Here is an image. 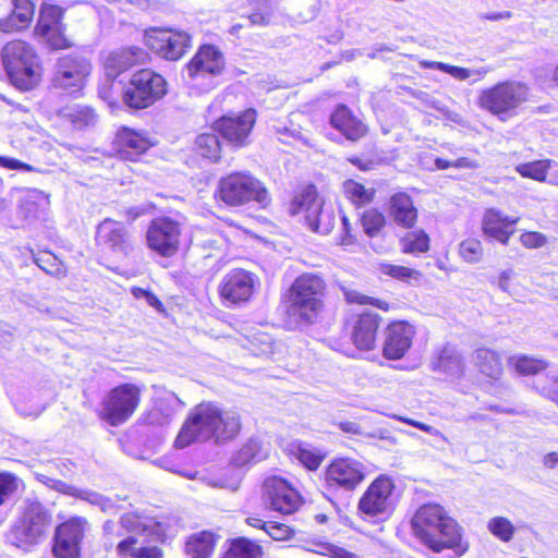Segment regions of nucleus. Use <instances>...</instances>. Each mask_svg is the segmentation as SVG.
Instances as JSON below:
<instances>
[{
	"mask_svg": "<svg viewBox=\"0 0 558 558\" xmlns=\"http://www.w3.org/2000/svg\"><path fill=\"white\" fill-rule=\"evenodd\" d=\"M291 213L303 217L307 227L316 233L328 234L336 223V210L319 197L313 185L306 186L291 204Z\"/></svg>",
	"mask_w": 558,
	"mask_h": 558,
	"instance_id": "nucleus-8",
	"label": "nucleus"
},
{
	"mask_svg": "<svg viewBox=\"0 0 558 558\" xmlns=\"http://www.w3.org/2000/svg\"><path fill=\"white\" fill-rule=\"evenodd\" d=\"M216 539L213 533L202 531L191 535L185 542V553L191 558H209Z\"/></svg>",
	"mask_w": 558,
	"mask_h": 558,
	"instance_id": "nucleus-35",
	"label": "nucleus"
},
{
	"mask_svg": "<svg viewBox=\"0 0 558 558\" xmlns=\"http://www.w3.org/2000/svg\"><path fill=\"white\" fill-rule=\"evenodd\" d=\"M390 216L395 222L403 228L411 229L417 219V210L411 197L405 193H397L390 198Z\"/></svg>",
	"mask_w": 558,
	"mask_h": 558,
	"instance_id": "nucleus-32",
	"label": "nucleus"
},
{
	"mask_svg": "<svg viewBox=\"0 0 558 558\" xmlns=\"http://www.w3.org/2000/svg\"><path fill=\"white\" fill-rule=\"evenodd\" d=\"M432 368L435 372L444 373L449 377H458L463 373L461 355L456 348L446 345L433 357Z\"/></svg>",
	"mask_w": 558,
	"mask_h": 558,
	"instance_id": "nucleus-34",
	"label": "nucleus"
},
{
	"mask_svg": "<svg viewBox=\"0 0 558 558\" xmlns=\"http://www.w3.org/2000/svg\"><path fill=\"white\" fill-rule=\"evenodd\" d=\"M529 87L518 81H505L481 90L478 106L506 121L517 114L519 107L529 99Z\"/></svg>",
	"mask_w": 558,
	"mask_h": 558,
	"instance_id": "nucleus-6",
	"label": "nucleus"
},
{
	"mask_svg": "<svg viewBox=\"0 0 558 558\" xmlns=\"http://www.w3.org/2000/svg\"><path fill=\"white\" fill-rule=\"evenodd\" d=\"M264 458H266V453L262 452V442L252 438L233 456L232 462L235 466H244Z\"/></svg>",
	"mask_w": 558,
	"mask_h": 558,
	"instance_id": "nucleus-44",
	"label": "nucleus"
},
{
	"mask_svg": "<svg viewBox=\"0 0 558 558\" xmlns=\"http://www.w3.org/2000/svg\"><path fill=\"white\" fill-rule=\"evenodd\" d=\"M44 198L41 192L37 190L28 191L25 196L21 199V209L24 213L25 218L31 219L37 217L38 202Z\"/></svg>",
	"mask_w": 558,
	"mask_h": 558,
	"instance_id": "nucleus-55",
	"label": "nucleus"
},
{
	"mask_svg": "<svg viewBox=\"0 0 558 558\" xmlns=\"http://www.w3.org/2000/svg\"><path fill=\"white\" fill-rule=\"evenodd\" d=\"M240 414L207 402L196 405L189 414L174 445L185 448L195 441L225 444L234 439L241 430Z\"/></svg>",
	"mask_w": 558,
	"mask_h": 558,
	"instance_id": "nucleus-1",
	"label": "nucleus"
},
{
	"mask_svg": "<svg viewBox=\"0 0 558 558\" xmlns=\"http://www.w3.org/2000/svg\"><path fill=\"white\" fill-rule=\"evenodd\" d=\"M195 150L203 158L210 162H217L220 159L221 144L218 135L214 132L203 133L195 140Z\"/></svg>",
	"mask_w": 558,
	"mask_h": 558,
	"instance_id": "nucleus-39",
	"label": "nucleus"
},
{
	"mask_svg": "<svg viewBox=\"0 0 558 558\" xmlns=\"http://www.w3.org/2000/svg\"><path fill=\"white\" fill-rule=\"evenodd\" d=\"M1 61L9 81L21 90H31L41 80V64L35 49L26 41L13 40L1 50Z\"/></svg>",
	"mask_w": 558,
	"mask_h": 558,
	"instance_id": "nucleus-4",
	"label": "nucleus"
},
{
	"mask_svg": "<svg viewBox=\"0 0 558 558\" xmlns=\"http://www.w3.org/2000/svg\"><path fill=\"white\" fill-rule=\"evenodd\" d=\"M459 254L466 263H478L483 256V247L481 241L476 239H466L462 241L459 246Z\"/></svg>",
	"mask_w": 558,
	"mask_h": 558,
	"instance_id": "nucleus-54",
	"label": "nucleus"
},
{
	"mask_svg": "<svg viewBox=\"0 0 558 558\" xmlns=\"http://www.w3.org/2000/svg\"><path fill=\"white\" fill-rule=\"evenodd\" d=\"M378 270L381 275H386L408 283L418 282L422 278V274L416 269L389 263H380L378 265Z\"/></svg>",
	"mask_w": 558,
	"mask_h": 558,
	"instance_id": "nucleus-46",
	"label": "nucleus"
},
{
	"mask_svg": "<svg viewBox=\"0 0 558 558\" xmlns=\"http://www.w3.org/2000/svg\"><path fill=\"white\" fill-rule=\"evenodd\" d=\"M317 553L332 558H354L348 550L332 544H320Z\"/></svg>",
	"mask_w": 558,
	"mask_h": 558,
	"instance_id": "nucleus-60",
	"label": "nucleus"
},
{
	"mask_svg": "<svg viewBox=\"0 0 558 558\" xmlns=\"http://www.w3.org/2000/svg\"><path fill=\"white\" fill-rule=\"evenodd\" d=\"M13 4L12 14L0 20V29L3 32H13L25 28L33 20L34 4L31 0H11Z\"/></svg>",
	"mask_w": 558,
	"mask_h": 558,
	"instance_id": "nucleus-33",
	"label": "nucleus"
},
{
	"mask_svg": "<svg viewBox=\"0 0 558 558\" xmlns=\"http://www.w3.org/2000/svg\"><path fill=\"white\" fill-rule=\"evenodd\" d=\"M218 197L229 206H242L251 201L266 206L269 202L268 192L263 183L248 171L231 172L221 178Z\"/></svg>",
	"mask_w": 558,
	"mask_h": 558,
	"instance_id": "nucleus-7",
	"label": "nucleus"
},
{
	"mask_svg": "<svg viewBox=\"0 0 558 558\" xmlns=\"http://www.w3.org/2000/svg\"><path fill=\"white\" fill-rule=\"evenodd\" d=\"M57 489L65 495L77 497L80 499L88 501L92 505H97L104 511H108L110 508H112L111 501L98 493L78 489L62 482H59L57 484Z\"/></svg>",
	"mask_w": 558,
	"mask_h": 558,
	"instance_id": "nucleus-43",
	"label": "nucleus"
},
{
	"mask_svg": "<svg viewBox=\"0 0 558 558\" xmlns=\"http://www.w3.org/2000/svg\"><path fill=\"white\" fill-rule=\"evenodd\" d=\"M144 40L151 51L169 61L181 59L192 46L189 33L172 28L147 29Z\"/></svg>",
	"mask_w": 558,
	"mask_h": 558,
	"instance_id": "nucleus-12",
	"label": "nucleus"
},
{
	"mask_svg": "<svg viewBox=\"0 0 558 558\" xmlns=\"http://www.w3.org/2000/svg\"><path fill=\"white\" fill-rule=\"evenodd\" d=\"M225 65L222 52L216 46L204 45L198 48L186 70L194 85L208 90L215 86L214 78L222 74Z\"/></svg>",
	"mask_w": 558,
	"mask_h": 558,
	"instance_id": "nucleus-11",
	"label": "nucleus"
},
{
	"mask_svg": "<svg viewBox=\"0 0 558 558\" xmlns=\"http://www.w3.org/2000/svg\"><path fill=\"white\" fill-rule=\"evenodd\" d=\"M22 481L7 472L0 473V506L5 505L17 494Z\"/></svg>",
	"mask_w": 558,
	"mask_h": 558,
	"instance_id": "nucleus-52",
	"label": "nucleus"
},
{
	"mask_svg": "<svg viewBox=\"0 0 558 558\" xmlns=\"http://www.w3.org/2000/svg\"><path fill=\"white\" fill-rule=\"evenodd\" d=\"M415 327L408 322L398 320L388 325L385 331L383 354L388 360H400L412 347Z\"/></svg>",
	"mask_w": 558,
	"mask_h": 558,
	"instance_id": "nucleus-22",
	"label": "nucleus"
},
{
	"mask_svg": "<svg viewBox=\"0 0 558 558\" xmlns=\"http://www.w3.org/2000/svg\"><path fill=\"white\" fill-rule=\"evenodd\" d=\"M16 411L23 416H39L46 409L48 398H44L39 390L21 388L13 395Z\"/></svg>",
	"mask_w": 558,
	"mask_h": 558,
	"instance_id": "nucleus-30",
	"label": "nucleus"
},
{
	"mask_svg": "<svg viewBox=\"0 0 558 558\" xmlns=\"http://www.w3.org/2000/svg\"><path fill=\"white\" fill-rule=\"evenodd\" d=\"M167 94V82L158 73L143 69L135 72L123 92L124 104L133 109H145Z\"/></svg>",
	"mask_w": 558,
	"mask_h": 558,
	"instance_id": "nucleus-9",
	"label": "nucleus"
},
{
	"mask_svg": "<svg viewBox=\"0 0 558 558\" xmlns=\"http://www.w3.org/2000/svg\"><path fill=\"white\" fill-rule=\"evenodd\" d=\"M475 363L482 374L497 379L502 373V364L500 356L495 352L486 348H481L475 351L474 354Z\"/></svg>",
	"mask_w": 558,
	"mask_h": 558,
	"instance_id": "nucleus-38",
	"label": "nucleus"
},
{
	"mask_svg": "<svg viewBox=\"0 0 558 558\" xmlns=\"http://www.w3.org/2000/svg\"><path fill=\"white\" fill-rule=\"evenodd\" d=\"M246 523L252 527L263 530L277 542L288 541L294 536V530L284 523L264 521L258 517H248Z\"/></svg>",
	"mask_w": 558,
	"mask_h": 558,
	"instance_id": "nucleus-37",
	"label": "nucleus"
},
{
	"mask_svg": "<svg viewBox=\"0 0 558 558\" xmlns=\"http://www.w3.org/2000/svg\"><path fill=\"white\" fill-rule=\"evenodd\" d=\"M0 167L9 169V170H17L32 172L35 168L28 163H25L19 159L12 157L0 156Z\"/></svg>",
	"mask_w": 558,
	"mask_h": 558,
	"instance_id": "nucleus-59",
	"label": "nucleus"
},
{
	"mask_svg": "<svg viewBox=\"0 0 558 558\" xmlns=\"http://www.w3.org/2000/svg\"><path fill=\"white\" fill-rule=\"evenodd\" d=\"M420 65L423 69L439 70L441 72L448 73L451 77H453L457 81H470L472 84L483 80L490 72V69L487 66L469 69L438 61L424 60L421 61Z\"/></svg>",
	"mask_w": 558,
	"mask_h": 558,
	"instance_id": "nucleus-31",
	"label": "nucleus"
},
{
	"mask_svg": "<svg viewBox=\"0 0 558 558\" xmlns=\"http://www.w3.org/2000/svg\"><path fill=\"white\" fill-rule=\"evenodd\" d=\"M60 114L76 128L87 126L94 124L96 121V114L90 108L78 105L61 109Z\"/></svg>",
	"mask_w": 558,
	"mask_h": 558,
	"instance_id": "nucleus-45",
	"label": "nucleus"
},
{
	"mask_svg": "<svg viewBox=\"0 0 558 558\" xmlns=\"http://www.w3.org/2000/svg\"><path fill=\"white\" fill-rule=\"evenodd\" d=\"M113 144L120 158L126 160H134L153 146L151 141L144 132L126 126L121 128L117 132Z\"/></svg>",
	"mask_w": 558,
	"mask_h": 558,
	"instance_id": "nucleus-25",
	"label": "nucleus"
},
{
	"mask_svg": "<svg viewBox=\"0 0 558 558\" xmlns=\"http://www.w3.org/2000/svg\"><path fill=\"white\" fill-rule=\"evenodd\" d=\"M96 242L99 246L122 255H126L132 248L126 227L110 218L98 225Z\"/></svg>",
	"mask_w": 558,
	"mask_h": 558,
	"instance_id": "nucleus-24",
	"label": "nucleus"
},
{
	"mask_svg": "<svg viewBox=\"0 0 558 558\" xmlns=\"http://www.w3.org/2000/svg\"><path fill=\"white\" fill-rule=\"evenodd\" d=\"M342 234L339 236L337 243L348 248L356 243V238L352 233V228L349 219L345 216H341Z\"/></svg>",
	"mask_w": 558,
	"mask_h": 558,
	"instance_id": "nucleus-57",
	"label": "nucleus"
},
{
	"mask_svg": "<svg viewBox=\"0 0 558 558\" xmlns=\"http://www.w3.org/2000/svg\"><path fill=\"white\" fill-rule=\"evenodd\" d=\"M181 225L168 217L154 219L146 231L147 246L163 257H172L179 251Z\"/></svg>",
	"mask_w": 558,
	"mask_h": 558,
	"instance_id": "nucleus-13",
	"label": "nucleus"
},
{
	"mask_svg": "<svg viewBox=\"0 0 558 558\" xmlns=\"http://www.w3.org/2000/svg\"><path fill=\"white\" fill-rule=\"evenodd\" d=\"M343 193L354 205L362 206L372 202L375 191L354 180H347L343 182Z\"/></svg>",
	"mask_w": 558,
	"mask_h": 558,
	"instance_id": "nucleus-48",
	"label": "nucleus"
},
{
	"mask_svg": "<svg viewBox=\"0 0 558 558\" xmlns=\"http://www.w3.org/2000/svg\"><path fill=\"white\" fill-rule=\"evenodd\" d=\"M509 366L520 375L530 376L546 369L548 363L534 356L515 354L509 357Z\"/></svg>",
	"mask_w": 558,
	"mask_h": 558,
	"instance_id": "nucleus-40",
	"label": "nucleus"
},
{
	"mask_svg": "<svg viewBox=\"0 0 558 558\" xmlns=\"http://www.w3.org/2000/svg\"><path fill=\"white\" fill-rule=\"evenodd\" d=\"M141 389L133 384H123L111 389L102 400L101 415L112 426L123 424L138 407Z\"/></svg>",
	"mask_w": 558,
	"mask_h": 558,
	"instance_id": "nucleus-10",
	"label": "nucleus"
},
{
	"mask_svg": "<svg viewBox=\"0 0 558 558\" xmlns=\"http://www.w3.org/2000/svg\"><path fill=\"white\" fill-rule=\"evenodd\" d=\"M120 524L129 536L117 545L118 554L122 557L160 558L162 551L157 546H147L146 542H165L178 533V523L169 518H153L137 513H125Z\"/></svg>",
	"mask_w": 558,
	"mask_h": 558,
	"instance_id": "nucleus-3",
	"label": "nucleus"
},
{
	"mask_svg": "<svg viewBox=\"0 0 558 558\" xmlns=\"http://www.w3.org/2000/svg\"><path fill=\"white\" fill-rule=\"evenodd\" d=\"M365 465L352 458H336L325 470V482L330 488L355 489L365 478Z\"/></svg>",
	"mask_w": 558,
	"mask_h": 558,
	"instance_id": "nucleus-16",
	"label": "nucleus"
},
{
	"mask_svg": "<svg viewBox=\"0 0 558 558\" xmlns=\"http://www.w3.org/2000/svg\"><path fill=\"white\" fill-rule=\"evenodd\" d=\"M520 242L527 248H538L546 243V238L539 232H524L520 236Z\"/></svg>",
	"mask_w": 558,
	"mask_h": 558,
	"instance_id": "nucleus-58",
	"label": "nucleus"
},
{
	"mask_svg": "<svg viewBox=\"0 0 558 558\" xmlns=\"http://www.w3.org/2000/svg\"><path fill=\"white\" fill-rule=\"evenodd\" d=\"M393 418L398 420V421H401V422H404L409 425H412L432 436H441L442 437V434L435 427L430 426V425H427L425 423H422V422H418V421H414V420H411V418H407V417H403V416H398V415H392Z\"/></svg>",
	"mask_w": 558,
	"mask_h": 558,
	"instance_id": "nucleus-63",
	"label": "nucleus"
},
{
	"mask_svg": "<svg viewBox=\"0 0 558 558\" xmlns=\"http://www.w3.org/2000/svg\"><path fill=\"white\" fill-rule=\"evenodd\" d=\"M395 485L389 477L379 476L368 486L359 501V510L368 519L388 517L392 509Z\"/></svg>",
	"mask_w": 558,
	"mask_h": 558,
	"instance_id": "nucleus-15",
	"label": "nucleus"
},
{
	"mask_svg": "<svg viewBox=\"0 0 558 558\" xmlns=\"http://www.w3.org/2000/svg\"><path fill=\"white\" fill-rule=\"evenodd\" d=\"M385 223L386 219L384 215L376 209H367L361 216V225L364 232L369 238L377 235L384 228Z\"/></svg>",
	"mask_w": 558,
	"mask_h": 558,
	"instance_id": "nucleus-53",
	"label": "nucleus"
},
{
	"mask_svg": "<svg viewBox=\"0 0 558 558\" xmlns=\"http://www.w3.org/2000/svg\"><path fill=\"white\" fill-rule=\"evenodd\" d=\"M193 241H196L204 250L225 251L228 245V239L222 233H204L197 231L193 234Z\"/></svg>",
	"mask_w": 558,
	"mask_h": 558,
	"instance_id": "nucleus-51",
	"label": "nucleus"
},
{
	"mask_svg": "<svg viewBox=\"0 0 558 558\" xmlns=\"http://www.w3.org/2000/svg\"><path fill=\"white\" fill-rule=\"evenodd\" d=\"M489 533L504 543L512 541L515 534L513 523L506 517H494L487 522Z\"/></svg>",
	"mask_w": 558,
	"mask_h": 558,
	"instance_id": "nucleus-49",
	"label": "nucleus"
},
{
	"mask_svg": "<svg viewBox=\"0 0 558 558\" xmlns=\"http://www.w3.org/2000/svg\"><path fill=\"white\" fill-rule=\"evenodd\" d=\"M535 390L546 399L558 403V374L548 373L533 381Z\"/></svg>",
	"mask_w": 558,
	"mask_h": 558,
	"instance_id": "nucleus-50",
	"label": "nucleus"
},
{
	"mask_svg": "<svg viewBox=\"0 0 558 558\" xmlns=\"http://www.w3.org/2000/svg\"><path fill=\"white\" fill-rule=\"evenodd\" d=\"M519 220V217L507 216L496 208H488L483 216L482 229L485 235L507 244L513 233L509 228L518 223Z\"/></svg>",
	"mask_w": 558,
	"mask_h": 558,
	"instance_id": "nucleus-28",
	"label": "nucleus"
},
{
	"mask_svg": "<svg viewBox=\"0 0 558 558\" xmlns=\"http://www.w3.org/2000/svg\"><path fill=\"white\" fill-rule=\"evenodd\" d=\"M399 245L402 253L417 256L429 251L430 239L423 229H414L400 236Z\"/></svg>",
	"mask_w": 558,
	"mask_h": 558,
	"instance_id": "nucleus-36",
	"label": "nucleus"
},
{
	"mask_svg": "<svg viewBox=\"0 0 558 558\" xmlns=\"http://www.w3.org/2000/svg\"><path fill=\"white\" fill-rule=\"evenodd\" d=\"M256 111L247 109L234 117H223L216 122L215 129L234 146H244L255 124Z\"/></svg>",
	"mask_w": 558,
	"mask_h": 558,
	"instance_id": "nucleus-23",
	"label": "nucleus"
},
{
	"mask_svg": "<svg viewBox=\"0 0 558 558\" xmlns=\"http://www.w3.org/2000/svg\"><path fill=\"white\" fill-rule=\"evenodd\" d=\"M263 549L257 543L240 537L234 539L223 558H262Z\"/></svg>",
	"mask_w": 558,
	"mask_h": 558,
	"instance_id": "nucleus-42",
	"label": "nucleus"
},
{
	"mask_svg": "<svg viewBox=\"0 0 558 558\" xmlns=\"http://www.w3.org/2000/svg\"><path fill=\"white\" fill-rule=\"evenodd\" d=\"M325 281L315 274H302L288 292V316L298 323H313L323 310Z\"/></svg>",
	"mask_w": 558,
	"mask_h": 558,
	"instance_id": "nucleus-5",
	"label": "nucleus"
},
{
	"mask_svg": "<svg viewBox=\"0 0 558 558\" xmlns=\"http://www.w3.org/2000/svg\"><path fill=\"white\" fill-rule=\"evenodd\" d=\"M145 59V51L137 47H128L111 51L104 61L106 75L114 80L122 72H125L137 63L144 62Z\"/></svg>",
	"mask_w": 558,
	"mask_h": 558,
	"instance_id": "nucleus-27",
	"label": "nucleus"
},
{
	"mask_svg": "<svg viewBox=\"0 0 558 558\" xmlns=\"http://www.w3.org/2000/svg\"><path fill=\"white\" fill-rule=\"evenodd\" d=\"M513 278H514L513 271L505 270L498 276L497 286L504 292H507L508 294L513 295L515 292L514 287H513Z\"/></svg>",
	"mask_w": 558,
	"mask_h": 558,
	"instance_id": "nucleus-62",
	"label": "nucleus"
},
{
	"mask_svg": "<svg viewBox=\"0 0 558 558\" xmlns=\"http://www.w3.org/2000/svg\"><path fill=\"white\" fill-rule=\"evenodd\" d=\"M63 9L45 3L40 9L39 19L35 27L36 36L45 39L54 49H64L70 46L64 36V25L61 20Z\"/></svg>",
	"mask_w": 558,
	"mask_h": 558,
	"instance_id": "nucleus-21",
	"label": "nucleus"
},
{
	"mask_svg": "<svg viewBox=\"0 0 558 558\" xmlns=\"http://www.w3.org/2000/svg\"><path fill=\"white\" fill-rule=\"evenodd\" d=\"M264 498L274 511L282 514L295 512L303 504L300 493L281 477L265 481Z\"/></svg>",
	"mask_w": 558,
	"mask_h": 558,
	"instance_id": "nucleus-19",
	"label": "nucleus"
},
{
	"mask_svg": "<svg viewBox=\"0 0 558 558\" xmlns=\"http://www.w3.org/2000/svg\"><path fill=\"white\" fill-rule=\"evenodd\" d=\"M92 65L83 57L65 56L58 60L52 83L56 87L74 93L83 88Z\"/></svg>",
	"mask_w": 558,
	"mask_h": 558,
	"instance_id": "nucleus-18",
	"label": "nucleus"
},
{
	"mask_svg": "<svg viewBox=\"0 0 558 558\" xmlns=\"http://www.w3.org/2000/svg\"><path fill=\"white\" fill-rule=\"evenodd\" d=\"M379 324L380 316L373 312H364L356 317L351 339L359 350L371 351L375 348Z\"/></svg>",
	"mask_w": 558,
	"mask_h": 558,
	"instance_id": "nucleus-26",
	"label": "nucleus"
},
{
	"mask_svg": "<svg viewBox=\"0 0 558 558\" xmlns=\"http://www.w3.org/2000/svg\"><path fill=\"white\" fill-rule=\"evenodd\" d=\"M184 477L190 480H198L202 483L206 484L210 487H222V482L217 480H211L206 475H199L197 472H182L181 473Z\"/></svg>",
	"mask_w": 558,
	"mask_h": 558,
	"instance_id": "nucleus-64",
	"label": "nucleus"
},
{
	"mask_svg": "<svg viewBox=\"0 0 558 558\" xmlns=\"http://www.w3.org/2000/svg\"><path fill=\"white\" fill-rule=\"evenodd\" d=\"M435 166L439 170L456 168V169H476L480 167L478 162L469 157H461L454 160H447L444 158H437L435 160Z\"/></svg>",
	"mask_w": 558,
	"mask_h": 558,
	"instance_id": "nucleus-56",
	"label": "nucleus"
},
{
	"mask_svg": "<svg viewBox=\"0 0 558 558\" xmlns=\"http://www.w3.org/2000/svg\"><path fill=\"white\" fill-rule=\"evenodd\" d=\"M257 284L258 278L256 275L236 268L223 276L218 290L225 303L239 305L251 299Z\"/></svg>",
	"mask_w": 558,
	"mask_h": 558,
	"instance_id": "nucleus-17",
	"label": "nucleus"
},
{
	"mask_svg": "<svg viewBox=\"0 0 558 558\" xmlns=\"http://www.w3.org/2000/svg\"><path fill=\"white\" fill-rule=\"evenodd\" d=\"M411 525L414 535L435 553L452 549L460 557L469 549L461 527L438 504L421 506L414 513Z\"/></svg>",
	"mask_w": 558,
	"mask_h": 558,
	"instance_id": "nucleus-2",
	"label": "nucleus"
},
{
	"mask_svg": "<svg viewBox=\"0 0 558 558\" xmlns=\"http://www.w3.org/2000/svg\"><path fill=\"white\" fill-rule=\"evenodd\" d=\"M332 126L339 130L348 140L356 141L366 133L365 124L356 119L350 110L341 105L330 117Z\"/></svg>",
	"mask_w": 558,
	"mask_h": 558,
	"instance_id": "nucleus-29",
	"label": "nucleus"
},
{
	"mask_svg": "<svg viewBox=\"0 0 558 558\" xmlns=\"http://www.w3.org/2000/svg\"><path fill=\"white\" fill-rule=\"evenodd\" d=\"M290 447L291 454L311 471L318 469L324 459L319 451L307 444L296 442Z\"/></svg>",
	"mask_w": 558,
	"mask_h": 558,
	"instance_id": "nucleus-41",
	"label": "nucleus"
},
{
	"mask_svg": "<svg viewBox=\"0 0 558 558\" xmlns=\"http://www.w3.org/2000/svg\"><path fill=\"white\" fill-rule=\"evenodd\" d=\"M551 168L553 162L550 160L544 159L520 163L515 167V171L523 178L543 182L546 180V177Z\"/></svg>",
	"mask_w": 558,
	"mask_h": 558,
	"instance_id": "nucleus-47",
	"label": "nucleus"
},
{
	"mask_svg": "<svg viewBox=\"0 0 558 558\" xmlns=\"http://www.w3.org/2000/svg\"><path fill=\"white\" fill-rule=\"evenodd\" d=\"M50 526L51 514L41 504L35 501L27 506L21 522L13 530V535L21 545H33L47 535Z\"/></svg>",
	"mask_w": 558,
	"mask_h": 558,
	"instance_id": "nucleus-14",
	"label": "nucleus"
},
{
	"mask_svg": "<svg viewBox=\"0 0 558 558\" xmlns=\"http://www.w3.org/2000/svg\"><path fill=\"white\" fill-rule=\"evenodd\" d=\"M86 525L85 519L74 517L57 527L52 548L56 558L80 557V546Z\"/></svg>",
	"mask_w": 558,
	"mask_h": 558,
	"instance_id": "nucleus-20",
	"label": "nucleus"
},
{
	"mask_svg": "<svg viewBox=\"0 0 558 558\" xmlns=\"http://www.w3.org/2000/svg\"><path fill=\"white\" fill-rule=\"evenodd\" d=\"M347 300L351 303H360V304H373L375 305L376 307L378 308H381L384 311H387L388 310V304L385 302V301H379V300H373L372 298H368V296H365V295H362L357 292H348L347 293Z\"/></svg>",
	"mask_w": 558,
	"mask_h": 558,
	"instance_id": "nucleus-61",
	"label": "nucleus"
}]
</instances>
